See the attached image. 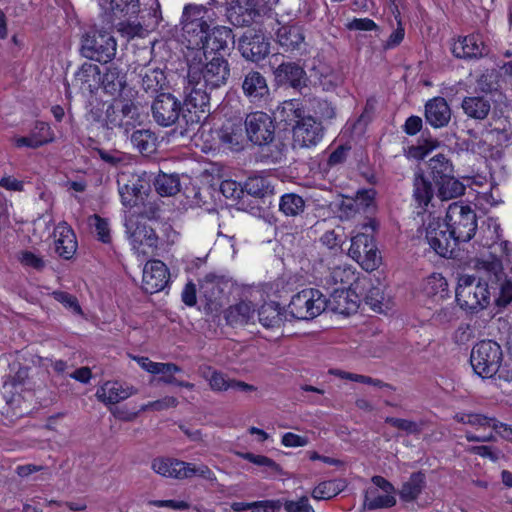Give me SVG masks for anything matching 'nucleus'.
<instances>
[{
	"label": "nucleus",
	"instance_id": "obj_1",
	"mask_svg": "<svg viewBox=\"0 0 512 512\" xmlns=\"http://www.w3.org/2000/svg\"><path fill=\"white\" fill-rule=\"evenodd\" d=\"M477 230L476 212L462 201L451 203L444 220L432 218L426 228V239L441 257L452 258L460 243L470 241Z\"/></svg>",
	"mask_w": 512,
	"mask_h": 512
},
{
	"label": "nucleus",
	"instance_id": "obj_2",
	"mask_svg": "<svg viewBox=\"0 0 512 512\" xmlns=\"http://www.w3.org/2000/svg\"><path fill=\"white\" fill-rule=\"evenodd\" d=\"M187 58V84L183 94L186 101L196 106H209L210 96L208 90L225 85L230 76L228 61L222 56H215L210 61L204 62V52H196L195 55H186Z\"/></svg>",
	"mask_w": 512,
	"mask_h": 512
},
{
	"label": "nucleus",
	"instance_id": "obj_3",
	"mask_svg": "<svg viewBox=\"0 0 512 512\" xmlns=\"http://www.w3.org/2000/svg\"><path fill=\"white\" fill-rule=\"evenodd\" d=\"M499 261L487 262L482 275L460 274L455 289V301L467 313L475 314L490 304L491 291H495L503 277Z\"/></svg>",
	"mask_w": 512,
	"mask_h": 512
},
{
	"label": "nucleus",
	"instance_id": "obj_4",
	"mask_svg": "<svg viewBox=\"0 0 512 512\" xmlns=\"http://www.w3.org/2000/svg\"><path fill=\"white\" fill-rule=\"evenodd\" d=\"M310 103L313 114L306 115L302 109L296 108L294 101L291 100L284 103L274 119L279 118L280 122H284L285 128H313L315 125L322 126L335 117V108L326 100L313 99Z\"/></svg>",
	"mask_w": 512,
	"mask_h": 512
},
{
	"label": "nucleus",
	"instance_id": "obj_5",
	"mask_svg": "<svg viewBox=\"0 0 512 512\" xmlns=\"http://www.w3.org/2000/svg\"><path fill=\"white\" fill-rule=\"evenodd\" d=\"M227 9L228 21L236 27H248L254 23L263 26L268 30H275V25H279L277 13L272 7L264 1H236Z\"/></svg>",
	"mask_w": 512,
	"mask_h": 512
},
{
	"label": "nucleus",
	"instance_id": "obj_6",
	"mask_svg": "<svg viewBox=\"0 0 512 512\" xmlns=\"http://www.w3.org/2000/svg\"><path fill=\"white\" fill-rule=\"evenodd\" d=\"M427 165V173L437 187L441 200L457 198L465 193V185L455 177L452 162L443 154L432 157Z\"/></svg>",
	"mask_w": 512,
	"mask_h": 512
},
{
	"label": "nucleus",
	"instance_id": "obj_7",
	"mask_svg": "<svg viewBox=\"0 0 512 512\" xmlns=\"http://www.w3.org/2000/svg\"><path fill=\"white\" fill-rule=\"evenodd\" d=\"M205 13L204 6L188 5L184 8L181 23L183 43L190 50L187 55L203 52L202 48L210 29L209 24L204 20Z\"/></svg>",
	"mask_w": 512,
	"mask_h": 512
},
{
	"label": "nucleus",
	"instance_id": "obj_8",
	"mask_svg": "<svg viewBox=\"0 0 512 512\" xmlns=\"http://www.w3.org/2000/svg\"><path fill=\"white\" fill-rule=\"evenodd\" d=\"M378 222L375 218H369L351 239L349 252L351 256L361 264L366 271H372L378 267L379 257L375 241V232Z\"/></svg>",
	"mask_w": 512,
	"mask_h": 512
},
{
	"label": "nucleus",
	"instance_id": "obj_9",
	"mask_svg": "<svg viewBox=\"0 0 512 512\" xmlns=\"http://www.w3.org/2000/svg\"><path fill=\"white\" fill-rule=\"evenodd\" d=\"M159 140L155 130H133L131 141L141 153L151 154L157 150L161 142L177 146L194 145L197 136L194 130H164Z\"/></svg>",
	"mask_w": 512,
	"mask_h": 512
},
{
	"label": "nucleus",
	"instance_id": "obj_10",
	"mask_svg": "<svg viewBox=\"0 0 512 512\" xmlns=\"http://www.w3.org/2000/svg\"><path fill=\"white\" fill-rule=\"evenodd\" d=\"M197 134L193 146L201 148L205 153L220 150L221 147L232 151H241L245 143L250 142L245 130H194Z\"/></svg>",
	"mask_w": 512,
	"mask_h": 512
},
{
	"label": "nucleus",
	"instance_id": "obj_11",
	"mask_svg": "<svg viewBox=\"0 0 512 512\" xmlns=\"http://www.w3.org/2000/svg\"><path fill=\"white\" fill-rule=\"evenodd\" d=\"M502 361V348L494 340H481L471 350V367L475 374L483 379L496 375Z\"/></svg>",
	"mask_w": 512,
	"mask_h": 512
},
{
	"label": "nucleus",
	"instance_id": "obj_12",
	"mask_svg": "<svg viewBox=\"0 0 512 512\" xmlns=\"http://www.w3.org/2000/svg\"><path fill=\"white\" fill-rule=\"evenodd\" d=\"M124 225L129 233L133 249L138 255L148 257L156 254L159 237L155 230L147 225L142 214L129 213L125 217Z\"/></svg>",
	"mask_w": 512,
	"mask_h": 512
},
{
	"label": "nucleus",
	"instance_id": "obj_13",
	"mask_svg": "<svg viewBox=\"0 0 512 512\" xmlns=\"http://www.w3.org/2000/svg\"><path fill=\"white\" fill-rule=\"evenodd\" d=\"M117 42L104 30H90L81 38L80 52L88 60L100 63L110 62L116 55Z\"/></svg>",
	"mask_w": 512,
	"mask_h": 512
},
{
	"label": "nucleus",
	"instance_id": "obj_14",
	"mask_svg": "<svg viewBox=\"0 0 512 512\" xmlns=\"http://www.w3.org/2000/svg\"><path fill=\"white\" fill-rule=\"evenodd\" d=\"M327 300L316 288H305L291 297L288 312L298 320H311L320 315L326 308Z\"/></svg>",
	"mask_w": 512,
	"mask_h": 512
},
{
	"label": "nucleus",
	"instance_id": "obj_15",
	"mask_svg": "<svg viewBox=\"0 0 512 512\" xmlns=\"http://www.w3.org/2000/svg\"><path fill=\"white\" fill-rule=\"evenodd\" d=\"M121 203L126 208L144 204L151 191L150 180L146 175L122 173L117 180Z\"/></svg>",
	"mask_w": 512,
	"mask_h": 512
},
{
	"label": "nucleus",
	"instance_id": "obj_16",
	"mask_svg": "<svg viewBox=\"0 0 512 512\" xmlns=\"http://www.w3.org/2000/svg\"><path fill=\"white\" fill-rule=\"evenodd\" d=\"M276 130H245L250 142L259 147L258 157L261 162L278 163L285 156L286 144L275 136Z\"/></svg>",
	"mask_w": 512,
	"mask_h": 512
},
{
	"label": "nucleus",
	"instance_id": "obj_17",
	"mask_svg": "<svg viewBox=\"0 0 512 512\" xmlns=\"http://www.w3.org/2000/svg\"><path fill=\"white\" fill-rule=\"evenodd\" d=\"M272 74L278 87H288L297 91L308 87L309 77L299 62L283 61L273 69Z\"/></svg>",
	"mask_w": 512,
	"mask_h": 512
},
{
	"label": "nucleus",
	"instance_id": "obj_18",
	"mask_svg": "<svg viewBox=\"0 0 512 512\" xmlns=\"http://www.w3.org/2000/svg\"><path fill=\"white\" fill-rule=\"evenodd\" d=\"M151 112L156 124L168 127L174 125L179 120L181 103L171 93H160L152 102Z\"/></svg>",
	"mask_w": 512,
	"mask_h": 512
},
{
	"label": "nucleus",
	"instance_id": "obj_19",
	"mask_svg": "<svg viewBox=\"0 0 512 512\" xmlns=\"http://www.w3.org/2000/svg\"><path fill=\"white\" fill-rule=\"evenodd\" d=\"M238 50L243 58L259 62L270 53V41L261 31H246L238 40Z\"/></svg>",
	"mask_w": 512,
	"mask_h": 512
},
{
	"label": "nucleus",
	"instance_id": "obj_20",
	"mask_svg": "<svg viewBox=\"0 0 512 512\" xmlns=\"http://www.w3.org/2000/svg\"><path fill=\"white\" fill-rule=\"evenodd\" d=\"M170 279L166 264L158 259L148 261L143 269L142 289L145 293L154 294L165 289Z\"/></svg>",
	"mask_w": 512,
	"mask_h": 512
},
{
	"label": "nucleus",
	"instance_id": "obj_21",
	"mask_svg": "<svg viewBox=\"0 0 512 512\" xmlns=\"http://www.w3.org/2000/svg\"><path fill=\"white\" fill-rule=\"evenodd\" d=\"M451 52L459 59L478 60L489 54V48L479 35L470 34L456 40Z\"/></svg>",
	"mask_w": 512,
	"mask_h": 512
},
{
	"label": "nucleus",
	"instance_id": "obj_22",
	"mask_svg": "<svg viewBox=\"0 0 512 512\" xmlns=\"http://www.w3.org/2000/svg\"><path fill=\"white\" fill-rule=\"evenodd\" d=\"M202 377L208 381L209 387L214 392H224L231 390L241 392H253L257 388L241 380L230 379L225 373L213 369L211 366L206 367Z\"/></svg>",
	"mask_w": 512,
	"mask_h": 512
},
{
	"label": "nucleus",
	"instance_id": "obj_23",
	"mask_svg": "<svg viewBox=\"0 0 512 512\" xmlns=\"http://www.w3.org/2000/svg\"><path fill=\"white\" fill-rule=\"evenodd\" d=\"M242 90L244 95L253 104L266 103L270 98L267 80L259 71L251 70L245 74Z\"/></svg>",
	"mask_w": 512,
	"mask_h": 512
},
{
	"label": "nucleus",
	"instance_id": "obj_24",
	"mask_svg": "<svg viewBox=\"0 0 512 512\" xmlns=\"http://www.w3.org/2000/svg\"><path fill=\"white\" fill-rule=\"evenodd\" d=\"M100 67L91 62H84L75 72L72 86L80 93L93 94L100 87Z\"/></svg>",
	"mask_w": 512,
	"mask_h": 512
},
{
	"label": "nucleus",
	"instance_id": "obj_25",
	"mask_svg": "<svg viewBox=\"0 0 512 512\" xmlns=\"http://www.w3.org/2000/svg\"><path fill=\"white\" fill-rule=\"evenodd\" d=\"M138 76L141 89L150 97L166 93L165 90L169 87L165 72L158 67L144 66L139 70Z\"/></svg>",
	"mask_w": 512,
	"mask_h": 512
},
{
	"label": "nucleus",
	"instance_id": "obj_26",
	"mask_svg": "<svg viewBox=\"0 0 512 512\" xmlns=\"http://www.w3.org/2000/svg\"><path fill=\"white\" fill-rule=\"evenodd\" d=\"M111 112L115 113L114 106H110L107 109V116L109 118L110 124L118 125L119 127H132L135 128L136 126L143 125L147 119H148V112L145 111V109L133 102H126L121 106L120 114L121 118L120 121H116V117L111 119Z\"/></svg>",
	"mask_w": 512,
	"mask_h": 512
},
{
	"label": "nucleus",
	"instance_id": "obj_27",
	"mask_svg": "<svg viewBox=\"0 0 512 512\" xmlns=\"http://www.w3.org/2000/svg\"><path fill=\"white\" fill-rule=\"evenodd\" d=\"M55 252L65 260L71 259L77 250L76 235L66 222H60L53 231Z\"/></svg>",
	"mask_w": 512,
	"mask_h": 512
},
{
	"label": "nucleus",
	"instance_id": "obj_28",
	"mask_svg": "<svg viewBox=\"0 0 512 512\" xmlns=\"http://www.w3.org/2000/svg\"><path fill=\"white\" fill-rule=\"evenodd\" d=\"M330 281L340 286L336 290H349L356 293L358 288H366L370 284L365 278L360 279L351 266H336L330 272Z\"/></svg>",
	"mask_w": 512,
	"mask_h": 512
},
{
	"label": "nucleus",
	"instance_id": "obj_29",
	"mask_svg": "<svg viewBox=\"0 0 512 512\" xmlns=\"http://www.w3.org/2000/svg\"><path fill=\"white\" fill-rule=\"evenodd\" d=\"M230 43H234L232 30L225 26H216L212 30L209 29L202 51L204 56H206V53L225 52L229 49Z\"/></svg>",
	"mask_w": 512,
	"mask_h": 512
},
{
	"label": "nucleus",
	"instance_id": "obj_30",
	"mask_svg": "<svg viewBox=\"0 0 512 512\" xmlns=\"http://www.w3.org/2000/svg\"><path fill=\"white\" fill-rule=\"evenodd\" d=\"M425 118L434 128L446 126L451 119V109L443 97L430 99L425 105Z\"/></svg>",
	"mask_w": 512,
	"mask_h": 512
},
{
	"label": "nucleus",
	"instance_id": "obj_31",
	"mask_svg": "<svg viewBox=\"0 0 512 512\" xmlns=\"http://www.w3.org/2000/svg\"><path fill=\"white\" fill-rule=\"evenodd\" d=\"M126 72L115 64H111L105 68L101 74L100 87L106 94L111 96L119 95L126 87Z\"/></svg>",
	"mask_w": 512,
	"mask_h": 512
},
{
	"label": "nucleus",
	"instance_id": "obj_32",
	"mask_svg": "<svg viewBox=\"0 0 512 512\" xmlns=\"http://www.w3.org/2000/svg\"><path fill=\"white\" fill-rule=\"evenodd\" d=\"M426 487V475L422 470L411 473L398 491L400 500L404 503L416 501Z\"/></svg>",
	"mask_w": 512,
	"mask_h": 512
},
{
	"label": "nucleus",
	"instance_id": "obj_33",
	"mask_svg": "<svg viewBox=\"0 0 512 512\" xmlns=\"http://www.w3.org/2000/svg\"><path fill=\"white\" fill-rule=\"evenodd\" d=\"M255 309L251 301H240L229 306L224 312L227 325L231 327L244 326L253 318Z\"/></svg>",
	"mask_w": 512,
	"mask_h": 512
},
{
	"label": "nucleus",
	"instance_id": "obj_34",
	"mask_svg": "<svg viewBox=\"0 0 512 512\" xmlns=\"http://www.w3.org/2000/svg\"><path fill=\"white\" fill-rule=\"evenodd\" d=\"M275 31L276 41L285 49V51H294L299 49L305 37L302 29L296 25H277Z\"/></svg>",
	"mask_w": 512,
	"mask_h": 512
},
{
	"label": "nucleus",
	"instance_id": "obj_35",
	"mask_svg": "<svg viewBox=\"0 0 512 512\" xmlns=\"http://www.w3.org/2000/svg\"><path fill=\"white\" fill-rule=\"evenodd\" d=\"M425 295L433 302L439 303L451 297L446 278L440 273H433L427 277L424 286Z\"/></svg>",
	"mask_w": 512,
	"mask_h": 512
},
{
	"label": "nucleus",
	"instance_id": "obj_36",
	"mask_svg": "<svg viewBox=\"0 0 512 512\" xmlns=\"http://www.w3.org/2000/svg\"><path fill=\"white\" fill-rule=\"evenodd\" d=\"M184 461L171 457H157L152 460V470L166 478L182 480Z\"/></svg>",
	"mask_w": 512,
	"mask_h": 512
},
{
	"label": "nucleus",
	"instance_id": "obj_37",
	"mask_svg": "<svg viewBox=\"0 0 512 512\" xmlns=\"http://www.w3.org/2000/svg\"><path fill=\"white\" fill-rule=\"evenodd\" d=\"M434 196V188L431 181L425 177L422 171L415 173L413 181V197L417 205L426 208Z\"/></svg>",
	"mask_w": 512,
	"mask_h": 512
},
{
	"label": "nucleus",
	"instance_id": "obj_38",
	"mask_svg": "<svg viewBox=\"0 0 512 512\" xmlns=\"http://www.w3.org/2000/svg\"><path fill=\"white\" fill-rule=\"evenodd\" d=\"M130 394L118 381H107L97 388L96 397L105 404H117L127 399Z\"/></svg>",
	"mask_w": 512,
	"mask_h": 512
},
{
	"label": "nucleus",
	"instance_id": "obj_39",
	"mask_svg": "<svg viewBox=\"0 0 512 512\" xmlns=\"http://www.w3.org/2000/svg\"><path fill=\"white\" fill-rule=\"evenodd\" d=\"M346 488V481L343 479H331L318 483L311 492L315 500H330L340 494Z\"/></svg>",
	"mask_w": 512,
	"mask_h": 512
},
{
	"label": "nucleus",
	"instance_id": "obj_40",
	"mask_svg": "<svg viewBox=\"0 0 512 512\" xmlns=\"http://www.w3.org/2000/svg\"><path fill=\"white\" fill-rule=\"evenodd\" d=\"M281 307L277 302H266L258 309V319L265 328L280 326L282 322Z\"/></svg>",
	"mask_w": 512,
	"mask_h": 512
},
{
	"label": "nucleus",
	"instance_id": "obj_41",
	"mask_svg": "<svg viewBox=\"0 0 512 512\" xmlns=\"http://www.w3.org/2000/svg\"><path fill=\"white\" fill-rule=\"evenodd\" d=\"M294 149L315 147L324 136L325 130H290Z\"/></svg>",
	"mask_w": 512,
	"mask_h": 512
},
{
	"label": "nucleus",
	"instance_id": "obj_42",
	"mask_svg": "<svg viewBox=\"0 0 512 512\" xmlns=\"http://www.w3.org/2000/svg\"><path fill=\"white\" fill-rule=\"evenodd\" d=\"M54 139L53 130H39L38 133L14 138V145L17 148L27 147L35 149L52 142Z\"/></svg>",
	"mask_w": 512,
	"mask_h": 512
},
{
	"label": "nucleus",
	"instance_id": "obj_43",
	"mask_svg": "<svg viewBox=\"0 0 512 512\" xmlns=\"http://www.w3.org/2000/svg\"><path fill=\"white\" fill-rule=\"evenodd\" d=\"M134 360L143 370L153 375L163 374L164 376L167 373H179L182 371V368L175 363L154 362L146 356H137L134 357Z\"/></svg>",
	"mask_w": 512,
	"mask_h": 512
},
{
	"label": "nucleus",
	"instance_id": "obj_44",
	"mask_svg": "<svg viewBox=\"0 0 512 512\" xmlns=\"http://www.w3.org/2000/svg\"><path fill=\"white\" fill-rule=\"evenodd\" d=\"M305 201L296 193H285L280 197L279 210L287 217H295L304 212Z\"/></svg>",
	"mask_w": 512,
	"mask_h": 512
},
{
	"label": "nucleus",
	"instance_id": "obj_45",
	"mask_svg": "<svg viewBox=\"0 0 512 512\" xmlns=\"http://www.w3.org/2000/svg\"><path fill=\"white\" fill-rule=\"evenodd\" d=\"M465 114L474 119H484L490 111V103L483 97H466L462 101Z\"/></svg>",
	"mask_w": 512,
	"mask_h": 512
},
{
	"label": "nucleus",
	"instance_id": "obj_46",
	"mask_svg": "<svg viewBox=\"0 0 512 512\" xmlns=\"http://www.w3.org/2000/svg\"><path fill=\"white\" fill-rule=\"evenodd\" d=\"M107 9L113 17H131L139 12V0H108Z\"/></svg>",
	"mask_w": 512,
	"mask_h": 512
},
{
	"label": "nucleus",
	"instance_id": "obj_47",
	"mask_svg": "<svg viewBox=\"0 0 512 512\" xmlns=\"http://www.w3.org/2000/svg\"><path fill=\"white\" fill-rule=\"evenodd\" d=\"M186 97V95H184ZM184 102L187 106L185 110L182 111V120L186 126H193L195 124H206V119L209 117V109L205 110L206 106L194 107L191 103L186 101L184 98Z\"/></svg>",
	"mask_w": 512,
	"mask_h": 512
},
{
	"label": "nucleus",
	"instance_id": "obj_48",
	"mask_svg": "<svg viewBox=\"0 0 512 512\" xmlns=\"http://www.w3.org/2000/svg\"><path fill=\"white\" fill-rule=\"evenodd\" d=\"M89 225L93 228L99 242L103 244H110L112 242L110 223L107 218L93 214L89 217Z\"/></svg>",
	"mask_w": 512,
	"mask_h": 512
},
{
	"label": "nucleus",
	"instance_id": "obj_49",
	"mask_svg": "<svg viewBox=\"0 0 512 512\" xmlns=\"http://www.w3.org/2000/svg\"><path fill=\"white\" fill-rule=\"evenodd\" d=\"M179 179L172 175L161 174L155 178L154 186L161 196H172L179 191Z\"/></svg>",
	"mask_w": 512,
	"mask_h": 512
},
{
	"label": "nucleus",
	"instance_id": "obj_50",
	"mask_svg": "<svg viewBox=\"0 0 512 512\" xmlns=\"http://www.w3.org/2000/svg\"><path fill=\"white\" fill-rule=\"evenodd\" d=\"M385 423L389 424L390 426L404 431L409 435H418L422 432L424 427L423 421H413L403 418H396V417H386Z\"/></svg>",
	"mask_w": 512,
	"mask_h": 512
},
{
	"label": "nucleus",
	"instance_id": "obj_51",
	"mask_svg": "<svg viewBox=\"0 0 512 512\" xmlns=\"http://www.w3.org/2000/svg\"><path fill=\"white\" fill-rule=\"evenodd\" d=\"M349 209H352L353 206L356 207L357 210L363 209L368 210L375 206V191L373 189H361L356 192L355 198L352 199V202L346 205Z\"/></svg>",
	"mask_w": 512,
	"mask_h": 512
},
{
	"label": "nucleus",
	"instance_id": "obj_52",
	"mask_svg": "<svg viewBox=\"0 0 512 512\" xmlns=\"http://www.w3.org/2000/svg\"><path fill=\"white\" fill-rule=\"evenodd\" d=\"M16 258L24 268H31L38 272L42 271L46 266L45 260L41 256L29 250L19 251Z\"/></svg>",
	"mask_w": 512,
	"mask_h": 512
},
{
	"label": "nucleus",
	"instance_id": "obj_53",
	"mask_svg": "<svg viewBox=\"0 0 512 512\" xmlns=\"http://www.w3.org/2000/svg\"><path fill=\"white\" fill-rule=\"evenodd\" d=\"M181 475L182 479H188L194 476H198L205 480H212L215 477L213 471L207 465H195L185 461Z\"/></svg>",
	"mask_w": 512,
	"mask_h": 512
},
{
	"label": "nucleus",
	"instance_id": "obj_54",
	"mask_svg": "<svg viewBox=\"0 0 512 512\" xmlns=\"http://www.w3.org/2000/svg\"><path fill=\"white\" fill-rule=\"evenodd\" d=\"M352 145L350 141H346L343 144H339L328 156L325 168H333L343 164L349 155Z\"/></svg>",
	"mask_w": 512,
	"mask_h": 512
},
{
	"label": "nucleus",
	"instance_id": "obj_55",
	"mask_svg": "<svg viewBox=\"0 0 512 512\" xmlns=\"http://www.w3.org/2000/svg\"><path fill=\"white\" fill-rule=\"evenodd\" d=\"M274 120L272 117L263 111H255L248 114L245 118V128L258 129L270 128Z\"/></svg>",
	"mask_w": 512,
	"mask_h": 512
},
{
	"label": "nucleus",
	"instance_id": "obj_56",
	"mask_svg": "<svg viewBox=\"0 0 512 512\" xmlns=\"http://www.w3.org/2000/svg\"><path fill=\"white\" fill-rule=\"evenodd\" d=\"M397 500L394 494L377 495L373 498H365V506L369 510L388 509L396 505Z\"/></svg>",
	"mask_w": 512,
	"mask_h": 512
},
{
	"label": "nucleus",
	"instance_id": "obj_57",
	"mask_svg": "<svg viewBox=\"0 0 512 512\" xmlns=\"http://www.w3.org/2000/svg\"><path fill=\"white\" fill-rule=\"evenodd\" d=\"M89 141L91 143H89V146L98 152L99 154V157L101 158V160H103L105 163H108L112 166H118L120 163H123L125 161V156L123 153L119 152V151H114V152H108L104 149H101L98 147V143H96L91 137H89Z\"/></svg>",
	"mask_w": 512,
	"mask_h": 512
},
{
	"label": "nucleus",
	"instance_id": "obj_58",
	"mask_svg": "<svg viewBox=\"0 0 512 512\" xmlns=\"http://www.w3.org/2000/svg\"><path fill=\"white\" fill-rule=\"evenodd\" d=\"M497 72L487 70L477 79V90L482 93H491L498 89Z\"/></svg>",
	"mask_w": 512,
	"mask_h": 512
},
{
	"label": "nucleus",
	"instance_id": "obj_59",
	"mask_svg": "<svg viewBox=\"0 0 512 512\" xmlns=\"http://www.w3.org/2000/svg\"><path fill=\"white\" fill-rule=\"evenodd\" d=\"M282 507L286 512H315L309 499L306 496L300 497L298 500L281 499Z\"/></svg>",
	"mask_w": 512,
	"mask_h": 512
},
{
	"label": "nucleus",
	"instance_id": "obj_60",
	"mask_svg": "<svg viewBox=\"0 0 512 512\" xmlns=\"http://www.w3.org/2000/svg\"><path fill=\"white\" fill-rule=\"evenodd\" d=\"M52 296L57 302L61 303L64 307L72 310L74 313H82V309L78 302V299L74 295L65 291H54L52 293Z\"/></svg>",
	"mask_w": 512,
	"mask_h": 512
},
{
	"label": "nucleus",
	"instance_id": "obj_61",
	"mask_svg": "<svg viewBox=\"0 0 512 512\" xmlns=\"http://www.w3.org/2000/svg\"><path fill=\"white\" fill-rule=\"evenodd\" d=\"M237 455L257 466H263L270 469H276L278 467V464L272 458L265 455H258L251 452H238Z\"/></svg>",
	"mask_w": 512,
	"mask_h": 512
},
{
	"label": "nucleus",
	"instance_id": "obj_62",
	"mask_svg": "<svg viewBox=\"0 0 512 512\" xmlns=\"http://www.w3.org/2000/svg\"><path fill=\"white\" fill-rule=\"evenodd\" d=\"M365 302L370 305L374 311H379L382 308L383 292L378 287H370L366 292H361Z\"/></svg>",
	"mask_w": 512,
	"mask_h": 512
},
{
	"label": "nucleus",
	"instance_id": "obj_63",
	"mask_svg": "<svg viewBox=\"0 0 512 512\" xmlns=\"http://www.w3.org/2000/svg\"><path fill=\"white\" fill-rule=\"evenodd\" d=\"M220 191L228 199H238L243 193L240 184L234 180H223L220 184Z\"/></svg>",
	"mask_w": 512,
	"mask_h": 512
},
{
	"label": "nucleus",
	"instance_id": "obj_64",
	"mask_svg": "<svg viewBox=\"0 0 512 512\" xmlns=\"http://www.w3.org/2000/svg\"><path fill=\"white\" fill-rule=\"evenodd\" d=\"M499 307H506L512 302V281L505 280L499 287V296L495 300Z\"/></svg>",
	"mask_w": 512,
	"mask_h": 512
}]
</instances>
